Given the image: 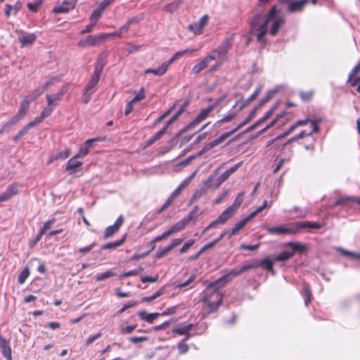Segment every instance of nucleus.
<instances>
[{"instance_id": "423d86ee", "label": "nucleus", "mask_w": 360, "mask_h": 360, "mask_svg": "<svg viewBox=\"0 0 360 360\" xmlns=\"http://www.w3.org/2000/svg\"><path fill=\"white\" fill-rule=\"evenodd\" d=\"M198 211V207L195 206L188 214L181 221L176 223L171 229L172 233L179 231L185 228V226L192 220L196 219V214Z\"/></svg>"}, {"instance_id": "412c9836", "label": "nucleus", "mask_w": 360, "mask_h": 360, "mask_svg": "<svg viewBox=\"0 0 360 360\" xmlns=\"http://www.w3.org/2000/svg\"><path fill=\"white\" fill-rule=\"evenodd\" d=\"M82 165V162L77 161L71 158L67 162L65 170L70 172L71 174H73L76 172L77 169L79 168Z\"/></svg>"}, {"instance_id": "f3484780", "label": "nucleus", "mask_w": 360, "mask_h": 360, "mask_svg": "<svg viewBox=\"0 0 360 360\" xmlns=\"http://www.w3.org/2000/svg\"><path fill=\"white\" fill-rule=\"evenodd\" d=\"M253 217H250V214L243 219H241L239 222L235 224L233 228L229 233V238H231L232 236L236 234L240 230H241L245 224Z\"/></svg>"}, {"instance_id": "b1692460", "label": "nucleus", "mask_w": 360, "mask_h": 360, "mask_svg": "<svg viewBox=\"0 0 360 360\" xmlns=\"http://www.w3.org/2000/svg\"><path fill=\"white\" fill-rule=\"evenodd\" d=\"M139 316L141 319H143L148 323H152L155 319H157L160 316V314L159 313L148 314L147 312L143 311L139 312Z\"/></svg>"}, {"instance_id": "e2e57ef3", "label": "nucleus", "mask_w": 360, "mask_h": 360, "mask_svg": "<svg viewBox=\"0 0 360 360\" xmlns=\"http://www.w3.org/2000/svg\"><path fill=\"white\" fill-rule=\"evenodd\" d=\"M276 92H277L276 90L269 91L267 93L266 96L262 100V101H261L262 104L268 102L276 94Z\"/></svg>"}, {"instance_id": "cd10ccee", "label": "nucleus", "mask_w": 360, "mask_h": 360, "mask_svg": "<svg viewBox=\"0 0 360 360\" xmlns=\"http://www.w3.org/2000/svg\"><path fill=\"white\" fill-rule=\"evenodd\" d=\"M167 71V65L166 64H162L159 68L157 69H147L145 70L146 74L148 73H153L156 75L161 76L164 75Z\"/></svg>"}, {"instance_id": "7c9ffc66", "label": "nucleus", "mask_w": 360, "mask_h": 360, "mask_svg": "<svg viewBox=\"0 0 360 360\" xmlns=\"http://www.w3.org/2000/svg\"><path fill=\"white\" fill-rule=\"evenodd\" d=\"M294 255V252H288V251H284L280 253L276 258V261H285L290 257H292Z\"/></svg>"}, {"instance_id": "6ab92c4d", "label": "nucleus", "mask_w": 360, "mask_h": 360, "mask_svg": "<svg viewBox=\"0 0 360 360\" xmlns=\"http://www.w3.org/2000/svg\"><path fill=\"white\" fill-rule=\"evenodd\" d=\"M274 22L271 25V27L269 30V33L272 36H276L278 32L280 27L284 24L285 20L281 17H278L273 19Z\"/></svg>"}, {"instance_id": "1a4fd4ad", "label": "nucleus", "mask_w": 360, "mask_h": 360, "mask_svg": "<svg viewBox=\"0 0 360 360\" xmlns=\"http://www.w3.org/2000/svg\"><path fill=\"white\" fill-rule=\"evenodd\" d=\"M37 39L34 34H29L24 31L18 32V39L22 46H29L33 44Z\"/></svg>"}, {"instance_id": "f8f14e48", "label": "nucleus", "mask_w": 360, "mask_h": 360, "mask_svg": "<svg viewBox=\"0 0 360 360\" xmlns=\"http://www.w3.org/2000/svg\"><path fill=\"white\" fill-rule=\"evenodd\" d=\"M266 231L271 234L283 235V234H295L297 231L285 228L283 226L268 227Z\"/></svg>"}, {"instance_id": "9d476101", "label": "nucleus", "mask_w": 360, "mask_h": 360, "mask_svg": "<svg viewBox=\"0 0 360 360\" xmlns=\"http://www.w3.org/2000/svg\"><path fill=\"white\" fill-rule=\"evenodd\" d=\"M21 188L22 185L18 183H14L8 186L5 192L2 193V195L4 196L5 200L6 201L9 200L13 195L18 193Z\"/></svg>"}, {"instance_id": "79ce46f5", "label": "nucleus", "mask_w": 360, "mask_h": 360, "mask_svg": "<svg viewBox=\"0 0 360 360\" xmlns=\"http://www.w3.org/2000/svg\"><path fill=\"white\" fill-rule=\"evenodd\" d=\"M115 276V273H112L110 271H108L104 272L103 274L97 275L96 276V280L97 281H102L106 278H110L111 276Z\"/></svg>"}, {"instance_id": "a211bd4d", "label": "nucleus", "mask_w": 360, "mask_h": 360, "mask_svg": "<svg viewBox=\"0 0 360 360\" xmlns=\"http://www.w3.org/2000/svg\"><path fill=\"white\" fill-rule=\"evenodd\" d=\"M75 4L70 1H66L63 2L53 8V11L56 13H65L68 12L70 9L74 8Z\"/></svg>"}, {"instance_id": "f257e3e1", "label": "nucleus", "mask_w": 360, "mask_h": 360, "mask_svg": "<svg viewBox=\"0 0 360 360\" xmlns=\"http://www.w3.org/2000/svg\"><path fill=\"white\" fill-rule=\"evenodd\" d=\"M277 13V9L276 6H273L269 11L266 19L262 25L259 27L257 26V22L261 17V14L257 13L255 15L252 22L251 32L253 33L257 32V38L258 41L264 43V36L267 33V25L270 20L276 18V15Z\"/></svg>"}, {"instance_id": "6e6552de", "label": "nucleus", "mask_w": 360, "mask_h": 360, "mask_svg": "<svg viewBox=\"0 0 360 360\" xmlns=\"http://www.w3.org/2000/svg\"><path fill=\"white\" fill-rule=\"evenodd\" d=\"M236 212L231 207H227L219 217L210 224V226H218L226 223Z\"/></svg>"}, {"instance_id": "052dcab7", "label": "nucleus", "mask_w": 360, "mask_h": 360, "mask_svg": "<svg viewBox=\"0 0 360 360\" xmlns=\"http://www.w3.org/2000/svg\"><path fill=\"white\" fill-rule=\"evenodd\" d=\"M55 222V220L54 219H51L48 221H46L42 229H41V231H39L41 233V234H44L45 232L50 229L51 226Z\"/></svg>"}, {"instance_id": "7ed1b4c3", "label": "nucleus", "mask_w": 360, "mask_h": 360, "mask_svg": "<svg viewBox=\"0 0 360 360\" xmlns=\"http://www.w3.org/2000/svg\"><path fill=\"white\" fill-rule=\"evenodd\" d=\"M257 264H246L243 265L239 269H234L231 271L229 274L220 277L214 282L209 284V288H221L226 283L229 282L233 278L239 276L240 274L246 272L250 269L257 268Z\"/></svg>"}, {"instance_id": "58836bf2", "label": "nucleus", "mask_w": 360, "mask_h": 360, "mask_svg": "<svg viewBox=\"0 0 360 360\" xmlns=\"http://www.w3.org/2000/svg\"><path fill=\"white\" fill-rule=\"evenodd\" d=\"M124 241V238H122L120 240L114 242V243H107L101 247L102 250H106V249H114L117 248L118 246L121 245Z\"/></svg>"}, {"instance_id": "a18cd8bd", "label": "nucleus", "mask_w": 360, "mask_h": 360, "mask_svg": "<svg viewBox=\"0 0 360 360\" xmlns=\"http://www.w3.org/2000/svg\"><path fill=\"white\" fill-rule=\"evenodd\" d=\"M205 191L206 189L204 188L195 191L191 199V202H193L202 197L205 193Z\"/></svg>"}, {"instance_id": "20e7f679", "label": "nucleus", "mask_w": 360, "mask_h": 360, "mask_svg": "<svg viewBox=\"0 0 360 360\" xmlns=\"http://www.w3.org/2000/svg\"><path fill=\"white\" fill-rule=\"evenodd\" d=\"M219 288H209L207 287V290L213 289V292L210 296L205 295V297L203 298V302H209V312H212L217 311L219 306L221 305L222 299H223V295H221L218 289Z\"/></svg>"}, {"instance_id": "bb28decb", "label": "nucleus", "mask_w": 360, "mask_h": 360, "mask_svg": "<svg viewBox=\"0 0 360 360\" xmlns=\"http://www.w3.org/2000/svg\"><path fill=\"white\" fill-rule=\"evenodd\" d=\"M22 8V3L18 1L14 6H11L10 4L6 5V11L5 13L7 16L11 15L12 11H14V14H15L18 11Z\"/></svg>"}, {"instance_id": "aec40b11", "label": "nucleus", "mask_w": 360, "mask_h": 360, "mask_svg": "<svg viewBox=\"0 0 360 360\" xmlns=\"http://www.w3.org/2000/svg\"><path fill=\"white\" fill-rule=\"evenodd\" d=\"M360 72V60L358 64L353 68L351 73L349 75L347 82H351L352 86H354L357 84L358 82H360V76L354 79L353 81L352 79L356 77L358 73Z\"/></svg>"}, {"instance_id": "774afa93", "label": "nucleus", "mask_w": 360, "mask_h": 360, "mask_svg": "<svg viewBox=\"0 0 360 360\" xmlns=\"http://www.w3.org/2000/svg\"><path fill=\"white\" fill-rule=\"evenodd\" d=\"M179 351L180 354H185L188 350V346L184 341L178 345Z\"/></svg>"}, {"instance_id": "f704fd0d", "label": "nucleus", "mask_w": 360, "mask_h": 360, "mask_svg": "<svg viewBox=\"0 0 360 360\" xmlns=\"http://www.w3.org/2000/svg\"><path fill=\"white\" fill-rule=\"evenodd\" d=\"M256 112H257V110L255 109L253 110L250 113V115L245 118V120L242 122L240 124H239L236 127V129H237V131L240 129L241 127H243V126H245V124H247L248 122H250L255 116L256 115Z\"/></svg>"}, {"instance_id": "338daca9", "label": "nucleus", "mask_w": 360, "mask_h": 360, "mask_svg": "<svg viewBox=\"0 0 360 360\" xmlns=\"http://www.w3.org/2000/svg\"><path fill=\"white\" fill-rule=\"evenodd\" d=\"M44 118L41 117V115H40L39 117H37L34 121L31 122H29L27 126L29 129H30L31 127H33L34 126H36L37 124H39L40 122H41L43 121Z\"/></svg>"}, {"instance_id": "37998d69", "label": "nucleus", "mask_w": 360, "mask_h": 360, "mask_svg": "<svg viewBox=\"0 0 360 360\" xmlns=\"http://www.w3.org/2000/svg\"><path fill=\"white\" fill-rule=\"evenodd\" d=\"M188 29L193 32L195 34H200L202 33V27L198 22H195L193 24H191L188 25Z\"/></svg>"}, {"instance_id": "864d4df0", "label": "nucleus", "mask_w": 360, "mask_h": 360, "mask_svg": "<svg viewBox=\"0 0 360 360\" xmlns=\"http://www.w3.org/2000/svg\"><path fill=\"white\" fill-rule=\"evenodd\" d=\"M70 149H66L64 151L59 152L54 159H66L70 155Z\"/></svg>"}, {"instance_id": "49530a36", "label": "nucleus", "mask_w": 360, "mask_h": 360, "mask_svg": "<svg viewBox=\"0 0 360 360\" xmlns=\"http://www.w3.org/2000/svg\"><path fill=\"white\" fill-rule=\"evenodd\" d=\"M42 2H43V0H34V1L33 3H29L27 4V6L30 10L35 12L39 9V8L41 5Z\"/></svg>"}, {"instance_id": "4d7b16f0", "label": "nucleus", "mask_w": 360, "mask_h": 360, "mask_svg": "<svg viewBox=\"0 0 360 360\" xmlns=\"http://www.w3.org/2000/svg\"><path fill=\"white\" fill-rule=\"evenodd\" d=\"M268 206L267 200H264L263 205L259 207L256 210L250 213V217H255L257 214L261 212L265 207Z\"/></svg>"}, {"instance_id": "9b49d317", "label": "nucleus", "mask_w": 360, "mask_h": 360, "mask_svg": "<svg viewBox=\"0 0 360 360\" xmlns=\"http://www.w3.org/2000/svg\"><path fill=\"white\" fill-rule=\"evenodd\" d=\"M108 34H100L98 36H88L84 41H81L78 43L79 46L82 47L94 46L99 40L105 39Z\"/></svg>"}, {"instance_id": "680f3d73", "label": "nucleus", "mask_w": 360, "mask_h": 360, "mask_svg": "<svg viewBox=\"0 0 360 360\" xmlns=\"http://www.w3.org/2000/svg\"><path fill=\"white\" fill-rule=\"evenodd\" d=\"M114 0H104L103 1L101 2L98 8L101 10V11L103 13V11L111 4L112 3Z\"/></svg>"}, {"instance_id": "2eb2a0df", "label": "nucleus", "mask_w": 360, "mask_h": 360, "mask_svg": "<svg viewBox=\"0 0 360 360\" xmlns=\"http://www.w3.org/2000/svg\"><path fill=\"white\" fill-rule=\"evenodd\" d=\"M308 0H300L289 2L287 8L288 11L290 13L300 11L304 8Z\"/></svg>"}, {"instance_id": "f03ea898", "label": "nucleus", "mask_w": 360, "mask_h": 360, "mask_svg": "<svg viewBox=\"0 0 360 360\" xmlns=\"http://www.w3.org/2000/svg\"><path fill=\"white\" fill-rule=\"evenodd\" d=\"M105 65V62L102 59H99L97 62L95 66L94 72L90 81L89 82L88 85L86 86L84 93L82 97V103H87L90 101L91 95L96 91V87L98 83L101 74Z\"/></svg>"}, {"instance_id": "dca6fc26", "label": "nucleus", "mask_w": 360, "mask_h": 360, "mask_svg": "<svg viewBox=\"0 0 360 360\" xmlns=\"http://www.w3.org/2000/svg\"><path fill=\"white\" fill-rule=\"evenodd\" d=\"M274 110H275V108H272L271 109H270L268 112H266V114L261 119H259L255 124H252L248 128H247L245 129V131H244V133H248V132L252 131L256 127H257L259 125H260L262 123L266 122L272 115Z\"/></svg>"}, {"instance_id": "a878e982", "label": "nucleus", "mask_w": 360, "mask_h": 360, "mask_svg": "<svg viewBox=\"0 0 360 360\" xmlns=\"http://www.w3.org/2000/svg\"><path fill=\"white\" fill-rule=\"evenodd\" d=\"M286 245L290 247L292 249V252H294L296 251L302 252L308 249L305 245L301 244L297 242H289L287 243Z\"/></svg>"}, {"instance_id": "603ef678", "label": "nucleus", "mask_w": 360, "mask_h": 360, "mask_svg": "<svg viewBox=\"0 0 360 360\" xmlns=\"http://www.w3.org/2000/svg\"><path fill=\"white\" fill-rule=\"evenodd\" d=\"M195 243L194 239H190L188 241H186L184 245L181 247L180 249L181 253L186 252Z\"/></svg>"}, {"instance_id": "3c124183", "label": "nucleus", "mask_w": 360, "mask_h": 360, "mask_svg": "<svg viewBox=\"0 0 360 360\" xmlns=\"http://www.w3.org/2000/svg\"><path fill=\"white\" fill-rule=\"evenodd\" d=\"M146 98V95H145V93H144V90L142 88L139 92L134 97L133 99H131V101L133 102V103H136L138 101H142L143 100L144 98Z\"/></svg>"}, {"instance_id": "de8ad7c7", "label": "nucleus", "mask_w": 360, "mask_h": 360, "mask_svg": "<svg viewBox=\"0 0 360 360\" xmlns=\"http://www.w3.org/2000/svg\"><path fill=\"white\" fill-rule=\"evenodd\" d=\"M304 296L306 297L304 300V304L306 306L309 304V303L311 301V293L309 290V285L307 284H304Z\"/></svg>"}, {"instance_id": "6e6d98bb", "label": "nucleus", "mask_w": 360, "mask_h": 360, "mask_svg": "<svg viewBox=\"0 0 360 360\" xmlns=\"http://www.w3.org/2000/svg\"><path fill=\"white\" fill-rule=\"evenodd\" d=\"M180 2H172L166 6V10L170 13H173L176 11L180 6Z\"/></svg>"}, {"instance_id": "473e14b6", "label": "nucleus", "mask_w": 360, "mask_h": 360, "mask_svg": "<svg viewBox=\"0 0 360 360\" xmlns=\"http://www.w3.org/2000/svg\"><path fill=\"white\" fill-rule=\"evenodd\" d=\"M349 201H355L360 204V200L355 198H351V197H341L335 201V204L336 205H343Z\"/></svg>"}, {"instance_id": "e433bc0d", "label": "nucleus", "mask_w": 360, "mask_h": 360, "mask_svg": "<svg viewBox=\"0 0 360 360\" xmlns=\"http://www.w3.org/2000/svg\"><path fill=\"white\" fill-rule=\"evenodd\" d=\"M338 250L342 252L344 255L350 257L353 259H360V253L354 252H350L346 250H344L341 248H338Z\"/></svg>"}, {"instance_id": "ddd939ff", "label": "nucleus", "mask_w": 360, "mask_h": 360, "mask_svg": "<svg viewBox=\"0 0 360 360\" xmlns=\"http://www.w3.org/2000/svg\"><path fill=\"white\" fill-rule=\"evenodd\" d=\"M213 111V107L208 106L207 108L203 109L201 110L200 114L196 117V118L188 126V127H192L200 122H201L202 120H204L209 114Z\"/></svg>"}, {"instance_id": "bf43d9fd", "label": "nucleus", "mask_w": 360, "mask_h": 360, "mask_svg": "<svg viewBox=\"0 0 360 360\" xmlns=\"http://www.w3.org/2000/svg\"><path fill=\"white\" fill-rule=\"evenodd\" d=\"M230 176V174L227 171H225L223 174H221L218 178H217V186H219L221 184H222L224 181H226L229 177Z\"/></svg>"}, {"instance_id": "4be33fe9", "label": "nucleus", "mask_w": 360, "mask_h": 360, "mask_svg": "<svg viewBox=\"0 0 360 360\" xmlns=\"http://www.w3.org/2000/svg\"><path fill=\"white\" fill-rule=\"evenodd\" d=\"M252 264H257L258 267L263 266L267 271H270L272 274H274V270L273 269V262L269 258H265L262 261H256Z\"/></svg>"}, {"instance_id": "8fccbe9b", "label": "nucleus", "mask_w": 360, "mask_h": 360, "mask_svg": "<svg viewBox=\"0 0 360 360\" xmlns=\"http://www.w3.org/2000/svg\"><path fill=\"white\" fill-rule=\"evenodd\" d=\"M163 294L162 289L159 290L158 292H156L154 295L150 297H145L142 299L143 302H150L152 300H154L159 296L162 295Z\"/></svg>"}, {"instance_id": "69168bd1", "label": "nucleus", "mask_w": 360, "mask_h": 360, "mask_svg": "<svg viewBox=\"0 0 360 360\" xmlns=\"http://www.w3.org/2000/svg\"><path fill=\"white\" fill-rule=\"evenodd\" d=\"M196 174V171H195L191 175H190L188 177H187L180 185L181 187H183L184 188H186L191 181V180L194 178V176Z\"/></svg>"}, {"instance_id": "5fc2aeb1", "label": "nucleus", "mask_w": 360, "mask_h": 360, "mask_svg": "<svg viewBox=\"0 0 360 360\" xmlns=\"http://www.w3.org/2000/svg\"><path fill=\"white\" fill-rule=\"evenodd\" d=\"M53 108H53V105H49L48 104V106H47V107H46V108L43 110V111L41 112V117H42L44 119H45L46 117L49 116V115L51 114V112H53Z\"/></svg>"}, {"instance_id": "5701e85b", "label": "nucleus", "mask_w": 360, "mask_h": 360, "mask_svg": "<svg viewBox=\"0 0 360 360\" xmlns=\"http://www.w3.org/2000/svg\"><path fill=\"white\" fill-rule=\"evenodd\" d=\"M63 96V92H58L54 95H46V99L48 104L49 105H53V107L58 105L59 101H60L61 98Z\"/></svg>"}, {"instance_id": "09e8293b", "label": "nucleus", "mask_w": 360, "mask_h": 360, "mask_svg": "<svg viewBox=\"0 0 360 360\" xmlns=\"http://www.w3.org/2000/svg\"><path fill=\"white\" fill-rule=\"evenodd\" d=\"M221 143V141L219 140V138H217V139L213 140L212 141L207 143L204 147L203 151L209 150L212 149V148L215 147L216 146L219 145Z\"/></svg>"}, {"instance_id": "a19ab883", "label": "nucleus", "mask_w": 360, "mask_h": 360, "mask_svg": "<svg viewBox=\"0 0 360 360\" xmlns=\"http://www.w3.org/2000/svg\"><path fill=\"white\" fill-rule=\"evenodd\" d=\"M118 231V229L114 225L110 226L106 228L104 233V238H108L112 236L114 233H115Z\"/></svg>"}, {"instance_id": "393cba45", "label": "nucleus", "mask_w": 360, "mask_h": 360, "mask_svg": "<svg viewBox=\"0 0 360 360\" xmlns=\"http://www.w3.org/2000/svg\"><path fill=\"white\" fill-rule=\"evenodd\" d=\"M209 64V62L205 59V58L200 60L199 63H198L197 64H195L193 68H192V73L193 74H198L200 73L202 70H203L204 69H205L207 65Z\"/></svg>"}, {"instance_id": "4468645a", "label": "nucleus", "mask_w": 360, "mask_h": 360, "mask_svg": "<svg viewBox=\"0 0 360 360\" xmlns=\"http://www.w3.org/2000/svg\"><path fill=\"white\" fill-rule=\"evenodd\" d=\"M0 347L1 348L3 355L6 357L8 360H12L11 349L9 345V342L4 339L1 335H0Z\"/></svg>"}, {"instance_id": "72a5a7b5", "label": "nucleus", "mask_w": 360, "mask_h": 360, "mask_svg": "<svg viewBox=\"0 0 360 360\" xmlns=\"http://www.w3.org/2000/svg\"><path fill=\"white\" fill-rule=\"evenodd\" d=\"M211 248H212V244H210V243L205 245L195 255L191 256L188 258V259L191 261L197 259L200 255H202L205 251L210 249Z\"/></svg>"}, {"instance_id": "c9c22d12", "label": "nucleus", "mask_w": 360, "mask_h": 360, "mask_svg": "<svg viewBox=\"0 0 360 360\" xmlns=\"http://www.w3.org/2000/svg\"><path fill=\"white\" fill-rule=\"evenodd\" d=\"M30 275V269L28 267L25 268L19 274L18 281V283L22 284Z\"/></svg>"}, {"instance_id": "0eeeda50", "label": "nucleus", "mask_w": 360, "mask_h": 360, "mask_svg": "<svg viewBox=\"0 0 360 360\" xmlns=\"http://www.w3.org/2000/svg\"><path fill=\"white\" fill-rule=\"evenodd\" d=\"M232 42V37L226 38L223 45L219 47L217 49L212 52L210 55L207 56L205 59L209 63L218 58L223 57L226 55L228 50L229 49Z\"/></svg>"}, {"instance_id": "ea45409f", "label": "nucleus", "mask_w": 360, "mask_h": 360, "mask_svg": "<svg viewBox=\"0 0 360 360\" xmlns=\"http://www.w3.org/2000/svg\"><path fill=\"white\" fill-rule=\"evenodd\" d=\"M236 115H237V114L236 112H232V113L225 116L224 117L219 120L216 122V124H221L225 123V122H231V120H233L236 117Z\"/></svg>"}, {"instance_id": "39448f33", "label": "nucleus", "mask_w": 360, "mask_h": 360, "mask_svg": "<svg viewBox=\"0 0 360 360\" xmlns=\"http://www.w3.org/2000/svg\"><path fill=\"white\" fill-rule=\"evenodd\" d=\"M27 110V101H22L20 103V107L18 113L2 126L0 129V134H3V132L7 129L15 125L21 120L26 115Z\"/></svg>"}, {"instance_id": "c85d7f7f", "label": "nucleus", "mask_w": 360, "mask_h": 360, "mask_svg": "<svg viewBox=\"0 0 360 360\" xmlns=\"http://www.w3.org/2000/svg\"><path fill=\"white\" fill-rule=\"evenodd\" d=\"M132 22H133L132 19L129 20L125 25H124L123 26H122L120 27L119 32L111 33V34H108V36H111V35H114V36H118L120 37H122V33L127 32L128 31V30L129 28V26H130V25L131 24Z\"/></svg>"}, {"instance_id": "4c0bfd02", "label": "nucleus", "mask_w": 360, "mask_h": 360, "mask_svg": "<svg viewBox=\"0 0 360 360\" xmlns=\"http://www.w3.org/2000/svg\"><path fill=\"white\" fill-rule=\"evenodd\" d=\"M300 228H308V229H320L322 226L315 222H302L298 224Z\"/></svg>"}, {"instance_id": "0e129e2a", "label": "nucleus", "mask_w": 360, "mask_h": 360, "mask_svg": "<svg viewBox=\"0 0 360 360\" xmlns=\"http://www.w3.org/2000/svg\"><path fill=\"white\" fill-rule=\"evenodd\" d=\"M136 328V325L128 326L126 327L121 328L120 330H121L122 333L129 334V333H131L135 330Z\"/></svg>"}, {"instance_id": "c03bdc74", "label": "nucleus", "mask_w": 360, "mask_h": 360, "mask_svg": "<svg viewBox=\"0 0 360 360\" xmlns=\"http://www.w3.org/2000/svg\"><path fill=\"white\" fill-rule=\"evenodd\" d=\"M101 13H102V12L98 8L96 9H95L91 15V17H90L91 22L96 24L100 16L101 15Z\"/></svg>"}, {"instance_id": "2f4dec72", "label": "nucleus", "mask_w": 360, "mask_h": 360, "mask_svg": "<svg viewBox=\"0 0 360 360\" xmlns=\"http://www.w3.org/2000/svg\"><path fill=\"white\" fill-rule=\"evenodd\" d=\"M243 195H244L243 193H240L236 198L233 204L232 205L229 206V207H231L234 212H236L237 210V209L240 207V205L243 202Z\"/></svg>"}, {"instance_id": "13d9d810", "label": "nucleus", "mask_w": 360, "mask_h": 360, "mask_svg": "<svg viewBox=\"0 0 360 360\" xmlns=\"http://www.w3.org/2000/svg\"><path fill=\"white\" fill-rule=\"evenodd\" d=\"M170 250H172L171 248L168 245L167 247H165L162 248L161 250H158L156 253V257L158 258L162 257L165 255H166L167 252H169Z\"/></svg>"}, {"instance_id": "c756f323", "label": "nucleus", "mask_w": 360, "mask_h": 360, "mask_svg": "<svg viewBox=\"0 0 360 360\" xmlns=\"http://www.w3.org/2000/svg\"><path fill=\"white\" fill-rule=\"evenodd\" d=\"M42 94V90L36 89L32 94L27 96L23 101H27V109H29L30 103L31 101L37 98Z\"/></svg>"}]
</instances>
